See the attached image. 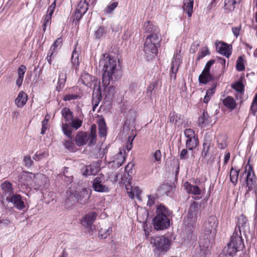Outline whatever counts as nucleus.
Returning <instances> with one entry per match:
<instances>
[{
  "mask_svg": "<svg viewBox=\"0 0 257 257\" xmlns=\"http://www.w3.org/2000/svg\"><path fill=\"white\" fill-rule=\"evenodd\" d=\"M83 118L84 116L82 112L78 116L73 117L70 121V126L76 130H78L82 124Z\"/></svg>",
  "mask_w": 257,
  "mask_h": 257,
  "instance_id": "393cba45",
  "label": "nucleus"
},
{
  "mask_svg": "<svg viewBox=\"0 0 257 257\" xmlns=\"http://www.w3.org/2000/svg\"><path fill=\"white\" fill-rule=\"evenodd\" d=\"M223 104L230 110L234 109L236 106V103L234 98L231 96H227L223 100Z\"/></svg>",
  "mask_w": 257,
  "mask_h": 257,
  "instance_id": "473e14b6",
  "label": "nucleus"
},
{
  "mask_svg": "<svg viewBox=\"0 0 257 257\" xmlns=\"http://www.w3.org/2000/svg\"><path fill=\"white\" fill-rule=\"evenodd\" d=\"M88 140H90L89 138H87V136L86 133L82 132H79L76 135L75 142L77 146H82L84 145Z\"/></svg>",
  "mask_w": 257,
  "mask_h": 257,
  "instance_id": "a878e982",
  "label": "nucleus"
},
{
  "mask_svg": "<svg viewBox=\"0 0 257 257\" xmlns=\"http://www.w3.org/2000/svg\"><path fill=\"white\" fill-rule=\"evenodd\" d=\"M97 215L96 212H90L85 215L81 220L82 225L85 228L89 233H92L95 229L93 223L96 220Z\"/></svg>",
  "mask_w": 257,
  "mask_h": 257,
  "instance_id": "9d476101",
  "label": "nucleus"
},
{
  "mask_svg": "<svg viewBox=\"0 0 257 257\" xmlns=\"http://www.w3.org/2000/svg\"><path fill=\"white\" fill-rule=\"evenodd\" d=\"M64 146L66 149L70 152H75L76 148L74 143L71 141H65Z\"/></svg>",
  "mask_w": 257,
  "mask_h": 257,
  "instance_id": "5fc2aeb1",
  "label": "nucleus"
},
{
  "mask_svg": "<svg viewBox=\"0 0 257 257\" xmlns=\"http://www.w3.org/2000/svg\"><path fill=\"white\" fill-rule=\"evenodd\" d=\"M214 62H215V61L213 59H211L209 61H208L207 63H206L203 71L210 73L209 72L210 69L211 67L214 64Z\"/></svg>",
  "mask_w": 257,
  "mask_h": 257,
  "instance_id": "680f3d73",
  "label": "nucleus"
},
{
  "mask_svg": "<svg viewBox=\"0 0 257 257\" xmlns=\"http://www.w3.org/2000/svg\"><path fill=\"white\" fill-rule=\"evenodd\" d=\"M241 30V26L238 25L232 28V32L234 36L237 38L239 35Z\"/></svg>",
  "mask_w": 257,
  "mask_h": 257,
  "instance_id": "052dcab7",
  "label": "nucleus"
},
{
  "mask_svg": "<svg viewBox=\"0 0 257 257\" xmlns=\"http://www.w3.org/2000/svg\"><path fill=\"white\" fill-rule=\"evenodd\" d=\"M78 51L76 50V49L73 51L71 57V62L72 64L73 67L76 69L77 70L78 66L79 65V62L78 60Z\"/></svg>",
  "mask_w": 257,
  "mask_h": 257,
  "instance_id": "4c0bfd02",
  "label": "nucleus"
},
{
  "mask_svg": "<svg viewBox=\"0 0 257 257\" xmlns=\"http://www.w3.org/2000/svg\"><path fill=\"white\" fill-rule=\"evenodd\" d=\"M66 80V71L63 69L59 71L58 83L60 87L63 86Z\"/></svg>",
  "mask_w": 257,
  "mask_h": 257,
  "instance_id": "ea45409f",
  "label": "nucleus"
},
{
  "mask_svg": "<svg viewBox=\"0 0 257 257\" xmlns=\"http://www.w3.org/2000/svg\"><path fill=\"white\" fill-rule=\"evenodd\" d=\"M1 188L3 190V195L10 197L13 194V189L12 184L8 182L5 181L1 184Z\"/></svg>",
  "mask_w": 257,
  "mask_h": 257,
  "instance_id": "b1692460",
  "label": "nucleus"
},
{
  "mask_svg": "<svg viewBox=\"0 0 257 257\" xmlns=\"http://www.w3.org/2000/svg\"><path fill=\"white\" fill-rule=\"evenodd\" d=\"M34 177L35 175L33 173L28 172H23L20 174V182L22 184H25L32 181V183H33Z\"/></svg>",
  "mask_w": 257,
  "mask_h": 257,
  "instance_id": "bb28decb",
  "label": "nucleus"
},
{
  "mask_svg": "<svg viewBox=\"0 0 257 257\" xmlns=\"http://www.w3.org/2000/svg\"><path fill=\"white\" fill-rule=\"evenodd\" d=\"M250 113L253 115L257 112V93L254 95L250 107Z\"/></svg>",
  "mask_w": 257,
  "mask_h": 257,
  "instance_id": "a18cd8bd",
  "label": "nucleus"
},
{
  "mask_svg": "<svg viewBox=\"0 0 257 257\" xmlns=\"http://www.w3.org/2000/svg\"><path fill=\"white\" fill-rule=\"evenodd\" d=\"M118 6L117 2L110 3L104 9V13L107 14H111Z\"/></svg>",
  "mask_w": 257,
  "mask_h": 257,
  "instance_id": "de8ad7c7",
  "label": "nucleus"
},
{
  "mask_svg": "<svg viewBox=\"0 0 257 257\" xmlns=\"http://www.w3.org/2000/svg\"><path fill=\"white\" fill-rule=\"evenodd\" d=\"M28 95L23 91H21L15 100V104L18 107L22 108L28 101Z\"/></svg>",
  "mask_w": 257,
  "mask_h": 257,
  "instance_id": "6ab92c4d",
  "label": "nucleus"
},
{
  "mask_svg": "<svg viewBox=\"0 0 257 257\" xmlns=\"http://www.w3.org/2000/svg\"><path fill=\"white\" fill-rule=\"evenodd\" d=\"M181 117V115L172 112L170 114L169 121L170 122L175 123L179 126L182 123Z\"/></svg>",
  "mask_w": 257,
  "mask_h": 257,
  "instance_id": "e433bc0d",
  "label": "nucleus"
},
{
  "mask_svg": "<svg viewBox=\"0 0 257 257\" xmlns=\"http://www.w3.org/2000/svg\"><path fill=\"white\" fill-rule=\"evenodd\" d=\"M106 34V29L103 27H99L95 31V36L96 38L100 39L103 37H104Z\"/></svg>",
  "mask_w": 257,
  "mask_h": 257,
  "instance_id": "8fccbe9b",
  "label": "nucleus"
},
{
  "mask_svg": "<svg viewBox=\"0 0 257 257\" xmlns=\"http://www.w3.org/2000/svg\"><path fill=\"white\" fill-rule=\"evenodd\" d=\"M198 124L201 127H205L209 125H212V123L211 118L206 111H204L202 114L199 117Z\"/></svg>",
  "mask_w": 257,
  "mask_h": 257,
  "instance_id": "f3484780",
  "label": "nucleus"
},
{
  "mask_svg": "<svg viewBox=\"0 0 257 257\" xmlns=\"http://www.w3.org/2000/svg\"><path fill=\"white\" fill-rule=\"evenodd\" d=\"M27 70L26 67L24 65H21L17 71V78L16 81V84L20 87L23 82L25 73Z\"/></svg>",
  "mask_w": 257,
  "mask_h": 257,
  "instance_id": "4be33fe9",
  "label": "nucleus"
},
{
  "mask_svg": "<svg viewBox=\"0 0 257 257\" xmlns=\"http://www.w3.org/2000/svg\"><path fill=\"white\" fill-rule=\"evenodd\" d=\"M6 200L11 202L13 205L19 210H22L25 207L24 202L19 194H13L10 197H7Z\"/></svg>",
  "mask_w": 257,
  "mask_h": 257,
  "instance_id": "4468645a",
  "label": "nucleus"
},
{
  "mask_svg": "<svg viewBox=\"0 0 257 257\" xmlns=\"http://www.w3.org/2000/svg\"><path fill=\"white\" fill-rule=\"evenodd\" d=\"M77 10L80 11L81 14H85L88 9V4L86 0H81L77 5Z\"/></svg>",
  "mask_w": 257,
  "mask_h": 257,
  "instance_id": "79ce46f5",
  "label": "nucleus"
},
{
  "mask_svg": "<svg viewBox=\"0 0 257 257\" xmlns=\"http://www.w3.org/2000/svg\"><path fill=\"white\" fill-rule=\"evenodd\" d=\"M112 232V228L111 227H109L106 229H101L99 231V234L102 238H107Z\"/></svg>",
  "mask_w": 257,
  "mask_h": 257,
  "instance_id": "864d4df0",
  "label": "nucleus"
},
{
  "mask_svg": "<svg viewBox=\"0 0 257 257\" xmlns=\"http://www.w3.org/2000/svg\"><path fill=\"white\" fill-rule=\"evenodd\" d=\"M198 144V140L197 137L193 138L187 139L186 141V146L187 148L190 150H192L195 148Z\"/></svg>",
  "mask_w": 257,
  "mask_h": 257,
  "instance_id": "72a5a7b5",
  "label": "nucleus"
},
{
  "mask_svg": "<svg viewBox=\"0 0 257 257\" xmlns=\"http://www.w3.org/2000/svg\"><path fill=\"white\" fill-rule=\"evenodd\" d=\"M107 179L102 174L94 179L92 181V187L94 190L99 192H107L109 188L106 185Z\"/></svg>",
  "mask_w": 257,
  "mask_h": 257,
  "instance_id": "9b49d317",
  "label": "nucleus"
},
{
  "mask_svg": "<svg viewBox=\"0 0 257 257\" xmlns=\"http://www.w3.org/2000/svg\"><path fill=\"white\" fill-rule=\"evenodd\" d=\"M217 226V218L214 216H209L204 224L203 231L206 238H213L216 233Z\"/></svg>",
  "mask_w": 257,
  "mask_h": 257,
  "instance_id": "0eeeda50",
  "label": "nucleus"
},
{
  "mask_svg": "<svg viewBox=\"0 0 257 257\" xmlns=\"http://www.w3.org/2000/svg\"><path fill=\"white\" fill-rule=\"evenodd\" d=\"M193 1L184 0L183 10L186 12L188 17H191L193 12Z\"/></svg>",
  "mask_w": 257,
  "mask_h": 257,
  "instance_id": "c756f323",
  "label": "nucleus"
},
{
  "mask_svg": "<svg viewBox=\"0 0 257 257\" xmlns=\"http://www.w3.org/2000/svg\"><path fill=\"white\" fill-rule=\"evenodd\" d=\"M47 182V177L42 174H37L35 175L33 180V183H31L30 185L36 190L42 189L45 187Z\"/></svg>",
  "mask_w": 257,
  "mask_h": 257,
  "instance_id": "f8f14e48",
  "label": "nucleus"
},
{
  "mask_svg": "<svg viewBox=\"0 0 257 257\" xmlns=\"http://www.w3.org/2000/svg\"><path fill=\"white\" fill-rule=\"evenodd\" d=\"M198 212V206L194 203L191 205L188 210V219H190V222L194 221L197 217Z\"/></svg>",
  "mask_w": 257,
  "mask_h": 257,
  "instance_id": "cd10ccee",
  "label": "nucleus"
},
{
  "mask_svg": "<svg viewBox=\"0 0 257 257\" xmlns=\"http://www.w3.org/2000/svg\"><path fill=\"white\" fill-rule=\"evenodd\" d=\"M134 167L133 163H128L125 167V171L127 172L123 177H121L120 182L125 184V188L129 197L133 199L135 197L139 198L141 191L138 187H132L131 185V178L130 173H132V169Z\"/></svg>",
  "mask_w": 257,
  "mask_h": 257,
  "instance_id": "20e7f679",
  "label": "nucleus"
},
{
  "mask_svg": "<svg viewBox=\"0 0 257 257\" xmlns=\"http://www.w3.org/2000/svg\"><path fill=\"white\" fill-rule=\"evenodd\" d=\"M233 255L229 253V252L225 249H223L222 252L219 254L218 257H233Z\"/></svg>",
  "mask_w": 257,
  "mask_h": 257,
  "instance_id": "0e129e2a",
  "label": "nucleus"
},
{
  "mask_svg": "<svg viewBox=\"0 0 257 257\" xmlns=\"http://www.w3.org/2000/svg\"><path fill=\"white\" fill-rule=\"evenodd\" d=\"M77 97V95L69 94L64 96V100L65 101H69L73 99H76Z\"/></svg>",
  "mask_w": 257,
  "mask_h": 257,
  "instance_id": "69168bd1",
  "label": "nucleus"
},
{
  "mask_svg": "<svg viewBox=\"0 0 257 257\" xmlns=\"http://www.w3.org/2000/svg\"><path fill=\"white\" fill-rule=\"evenodd\" d=\"M78 201L76 193L72 192L71 189L68 190L66 191V197L64 201L66 207L70 208Z\"/></svg>",
  "mask_w": 257,
  "mask_h": 257,
  "instance_id": "2eb2a0df",
  "label": "nucleus"
},
{
  "mask_svg": "<svg viewBox=\"0 0 257 257\" xmlns=\"http://www.w3.org/2000/svg\"><path fill=\"white\" fill-rule=\"evenodd\" d=\"M102 67L103 86H107L111 81H116L120 78L119 60L111 55L103 54L99 61Z\"/></svg>",
  "mask_w": 257,
  "mask_h": 257,
  "instance_id": "f257e3e1",
  "label": "nucleus"
},
{
  "mask_svg": "<svg viewBox=\"0 0 257 257\" xmlns=\"http://www.w3.org/2000/svg\"><path fill=\"white\" fill-rule=\"evenodd\" d=\"M56 6V0L51 5V6L48 8L47 10V13L46 16H50V17H52V15L53 13L54 9Z\"/></svg>",
  "mask_w": 257,
  "mask_h": 257,
  "instance_id": "e2e57ef3",
  "label": "nucleus"
},
{
  "mask_svg": "<svg viewBox=\"0 0 257 257\" xmlns=\"http://www.w3.org/2000/svg\"><path fill=\"white\" fill-rule=\"evenodd\" d=\"M217 51L221 55L229 58L232 53V46L224 42L216 43Z\"/></svg>",
  "mask_w": 257,
  "mask_h": 257,
  "instance_id": "ddd939ff",
  "label": "nucleus"
},
{
  "mask_svg": "<svg viewBox=\"0 0 257 257\" xmlns=\"http://www.w3.org/2000/svg\"><path fill=\"white\" fill-rule=\"evenodd\" d=\"M156 216L154 219V226L157 230H163L170 225L172 212L164 205L157 206Z\"/></svg>",
  "mask_w": 257,
  "mask_h": 257,
  "instance_id": "f03ea898",
  "label": "nucleus"
},
{
  "mask_svg": "<svg viewBox=\"0 0 257 257\" xmlns=\"http://www.w3.org/2000/svg\"><path fill=\"white\" fill-rule=\"evenodd\" d=\"M96 126L95 124H92L91 126V133L89 137L90 139L89 145L92 144L96 141Z\"/></svg>",
  "mask_w": 257,
  "mask_h": 257,
  "instance_id": "09e8293b",
  "label": "nucleus"
},
{
  "mask_svg": "<svg viewBox=\"0 0 257 257\" xmlns=\"http://www.w3.org/2000/svg\"><path fill=\"white\" fill-rule=\"evenodd\" d=\"M244 246L240 232L239 233L234 232L231 236L230 241L227 244V246L224 249L234 255L237 251L242 250Z\"/></svg>",
  "mask_w": 257,
  "mask_h": 257,
  "instance_id": "423d86ee",
  "label": "nucleus"
},
{
  "mask_svg": "<svg viewBox=\"0 0 257 257\" xmlns=\"http://www.w3.org/2000/svg\"><path fill=\"white\" fill-rule=\"evenodd\" d=\"M150 241L156 249L160 252H165L168 250L171 244V240L164 236L152 238Z\"/></svg>",
  "mask_w": 257,
  "mask_h": 257,
  "instance_id": "6e6552de",
  "label": "nucleus"
},
{
  "mask_svg": "<svg viewBox=\"0 0 257 257\" xmlns=\"http://www.w3.org/2000/svg\"><path fill=\"white\" fill-rule=\"evenodd\" d=\"M180 62L181 55L178 53H176L173 56L171 67V70L172 73V74L171 75V77H173L174 79L176 78V74L178 72L179 67L180 64Z\"/></svg>",
  "mask_w": 257,
  "mask_h": 257,
  "instance_id": "dca6fc26",
  "label": "nucleus"
},
{
  "mask_svg": "<svg viewBox=\"0 0 257 257\" xmlns=\"http://www.w3.org/2000/svg\"><path fill=\"white\" fill-rule=\"evenodd\" d=\"M209 54V51L207 47H204L201 49L198 55V59H202L206 55Z\"/></svg>",
  "mask_w": 257,
  "mask_h": 257,
  "instance_id": "bf43d9fd",
  "label": "nucleus"
},
{
  "mask_svg": "<svg viewBox=\"0 0 257 257\" xmlns=\"http://www.w3.org/2000/svg\"><path fill=\"white\" fill-rule=\"evenodd\" d=\"M242 176H244V180L242 183V185L245 187L246 192L254 190L255 193H256V178L251 165L248 164L246 165Z\"/></svg>",
  "mask_w": 257,
  "mask_h": 257,
  "instance_id": "39448f33",
  "label": "nucleus"
},
{
  "mask_svg": "<svg viewBox=\"0 0 257 257\" xmlns=\"http://www.w3.org/2000/svg\"><path fill=\"white\" fill-rule=\"evenodd\" d=\"M144 29L146 32L149 33L150 34L155 33L160 34L158 28L149 21L145 23Z\"/></svg>",
  "mask_w": 257,
  "mask_h": 257,
  "instance_id": "7c9ffc66",
  "label": "nucleus"
},
{
  "mask_svg": "<svg viewBox=\"0 0 257 257\" xmlns=\"http://www.w3.org/2000/svg\"><path fill=\"white\" fill-rule=\"evenodd\" d=\"M203 151L202 152L201 156L203 158H206L209 154V151L210 147V143L209 141L204 142L203 144Z\"/></svg>",
  "mask_w": 257,
  "mask_h": 257,
  "instance_id": "49530a36",
  "label": "nucleus"
},
{
  "mask_svg": "<svg viewBox=\"0 0 257 257\" xmlns=\"http://www.w3.org/2000/svg\"><path fill=\"white\" fill-rule=\"evenodd\" d=\"M239 2L240 1L237 0H225L224 7L226 9L232 11L234 9V5Z\"/></svg>",
  "mask_w": 257,
  "mask_h": 257,
  "instance_id": "c03bdc74",
  "label": "nucleus"
},
{
  "mask_svg": "<svg viewBox=\"0 0 257 257\" xmlns=\"http://www.w3.org/2000/svg\"><path fill=\"white\" fill-rule=\"evenodd\" d=\"M155 160L154 162H157L158 164H160L161 161L162 154L160 150H157L153 155Z\"/></svg>",
  "mask_w": 257,
  "mask_h": 257,
  "instance_id": "6e6d98bb",
  "label": "nucleus"
},
{
  "mask_svg": "<svg viewBox=\"0 0 257 257\" xmlns=\"http://www.w3.org/2000/svg\"><path fill=\"white\" fill-rule=\"evenodd\" d=\"M239 171L234 170L232 168L230 170V179L231 182L235 185L237 182Z\"/></svg>",
  "mask_w": 257,
  "mask_h": 257,
  "instance_id": "37998d69",
  "label": "nucleus"
},
{
  "mask_svg": "<svg viewBox=\"0 0 257 257\" xmlns=\"http://www.w3.org/2000/svg\"><path fill=\"white\" fill-rule=\"evenodd\" d=\"M212 79V77L210 73L204 71L202 72L199 75L198 80L200 83L206 84Z\"/></svg>",
  "mask_w": 257,
  "mask_h": 257,
  "instance_id": "c9c22d12",
  "label": "nucleus"
},
{
  "mask_svg": "<svg viewBox=\"0 0 257 257\" xmlns=\"http://www.w3.org/2000/svg\"><path fill=\"white\" fill-rule=\"evenodd\" d=\"M84 14H81L80 11H78V10L76 9L74 15V21H77L78 22Z\"/></svg>",
  "mask_w": 257,
  "mask_h": 257,
  "instance_id": "338daca9",
  "label": "nucleus"
},
{
  "mask_svg": "<svg viewBox=\"0 0 257 257\" xmlns=\"http://www.w3.org/2000/svg\"><path fill=\"white\" fill-rule=\"evenodd\" d=\"M99 164L98 162H95L90 165L87 166L85 167L83 175L85 176L94 175L99 170Z\"/></svg>",
  "mask_w": 257,
  "mask_h": 257,
  "instance_id": "aec40b11",
  "label": "nucleus"
},
{
  "mask_svg": "<svg viewBox=\"0 0 257 257\" xmlns=\"http://www.w3.org/2000/svg\"><path fill=\"white\" fill-rule=\"evenodd\" d=\"M47 154L45 153H38V152H37L34 157V159L36 161H39L40 159H41L43 157L47 156Z\"/></svg>",
  "mask_w": 257,
  "mask_h": 257,
  "instance_id": "774afa93",
  "label": "nucleus"
},
{
  "mask_svg": "<svg viewBox=\"0 0 257 257\" xmlns=\"http://www.w3.org/2000/svg\"><path fill=\"white\" fill-rule=\"evenodd\" d=\"M62 43V38H59L55 41L53 45L51 47L47 57V61L49 64H51L52 61V58L55 55V50L57 48L61 46Z\"/></svg>",
  "mask_w": 257,
  "mask_h": 257,
  "instance_id": "a211bd4d",
  "label": "nucleus"
},
{
  "mask_svg": "<svg viewBox=\"0 0 257 257\" xmlns=\"http://www.w3.org/2000/svg\"><path fill=\"white\" fill-rule=\"evenodd\" d=\"M244 63V60L243 57H242V56L239 57L238 58V59L237 60V62H236V69L239 71L243 70L245 68Z\"/></svg>",
  "mask_w": 257,
  "mask_h": 257,
  "instance_id": "603ef678",
  "label": "nucleus"
},
{
  "mask_svg": "<svg viewBox=\"0 0 257 257\" xmlns=\"http://www.w3.org/2000/svg\"><path fill=\"white\" fill-rule=\"evenodd\" d=\"M96 80L95 78L93 77L89 74L86 72L82 73L80 77V81L83 84L87 87H91L92 83Z\"/></svg>",
  "mask_w": 257,
  "mask_h": 257,
  "instance_id": "412c9836",
  "label": "nucleus"
},
{
  "mask_svg": "<svg viewBox=\"0 0 257 257\" xmlns=\"http://www.w3.org/2000/svg\"><path fill=\"white\" fill-rule=\"evenodd\" d=\"M124 160V154L122 152L120 151L115 156L114 159L111 163L113 167L118 168L122 165Z\"/></svg>",
  "mask_w": 257,
  "mask_h": 257,
  "instance_id": "c85d7f7f",
  "label": "nucleus"
},
{
  "mask_svg": "<svg viewBox=\"0 0 257 257\" xmlns=\"http://www.w3.org/2000/svg\"><path fill=\"white\" fill-rule=\"evenodd\" d=\"M184 186L188 193L193 195H200L201 194V190L197 186L191 185L188 182H185Z\"/></svg>",
  "mask_w": 257,
  "mask_h": 257,
  "instance_id": "5701e85b",
  "label": "nucleus"
},
{
  "mask_svg": "<svg viewBox=\"0 0 257 257\" xmlns=\"http://www.w3.org/2000/svg\"><path fill=\"white\" fill-rule=\"evenodd\" d=\"M104 86L105 87L104 91L106 98L108 100L112 99L115 93L114 87L112 86H110L108 87H107V86Z\"/></svg>",
  "mask_w": 257,
  "mask_h": 257,
  "instance_id": "a19ab883",
  "label": "nucleus"
},
{
  "mask_svg": "<svg viewBox=\"0 0 257 257\" xmlns=\"http://www.w3.org/2000/svg\"><path fill=\"white\" fill-rule=\"evenodd\" d=\"M161 41L160 34H151L147 37L144 51L148 59H151L157 55Z\"/></svg>",
  "mask_w": 257,
  "mask_h": 257,
  "instance_id": "7ed1b4c3",
  "label": "nucleus"
},
{
  "mask_svg": "<svg viewBox=\"0 0 257 257\" xmlns=\"http://www.w3.org/2000/svg\"><path fill=\"white\" fill-rule=\"evenodd\" d=\"M76 197L78 201H80L81 203H85L86 200L89 197L88 191L86 189H82L79 192L76 194Z\"/></svg>",
  "mask_w": 257,
  "mask_h": 257,
  "instance_id": "f704fd0d",
  "label": "nucleus"
},
{
  "mask_svg": "<svg viewBox=\"0 0 257 257\" xmlns=\"http://www.w3.org/2000/svg\"><path fill=\"white\" fill-rule=\"evenodd\" d=\"M184 135L185 136V137L187 139L192 138H193L194 137H197L195 134L194 131L190 128L186 129L184 131Z\"/></svg>",
  "mask_w": 257,
  "mask_h": 257,
  "instance_id": "4d7b16f0",
  "label": "nucleus"
},
{
  "mask_svg": "<svg viewBox=\"0 0 257 257\" xmlns=\"http://www.w3.org/2000/svg\"><path fill=\"white\" fill-rule=\"evenodd\" d=\"M158 83L159 80H154L150 82L146 90V93L148 97H151L153 96L154 91L157 89L158 87Z\"/></svg>",
  "mask_w": 257,
  "mask_h": 257,
  "instance_id": "2f4dec72",
  "label": "nucleus"
},
{
  "mask_svg": "<svg viewBox=\"0 0 257 257\" xmlns=\"http://www.w3.org/2000/svg\"><path fill=\"white\" fill-rule=\"evenodd\" d=\"M238 225L240 230L241 228L243 229L245 227H247L248 224L246 218L243 215L240 216L238 219Z\"/></svg>",
  "mask_w": 257,
  "mask_h": 257,
  "instance_id": "3c124183",
  "label": "nucleus"
},
{
  "mask_svg": "<svg viewBox=\"0 0 257 257\" xmlns=\"http://www.w3.org/2000/svg\"><path fill=\"white\" fill-rule=\"evenodd\" d=\"M61 114L66 122H70L73 117V113L67 107L62 109ZM61 128L64 134L69 138H72V130L69 124L66 122H63L61 125Z\"/></svg>",
  "mask_w": 257,
  "mask_h": 257,
  "instance_id": "1a4fd4ad",
  "label": "nucleus"
},
{
  "mask_svg": "<svg viewBox=\"0 0 257 257\" xmlns=\"http://www.w3.org/2000/svg\"><path fill=\"white\" fill-rule=\"evenodd\" d=\"M98 129L99 135L101 137H104L106 135V127L105 121L103 119H100L98 122Z\"/></svg>",
  "mask_w": 257,
  "mask_h": 257,
  "instance_id": "58836bf2",
  "label": "nucleus"
},
{
  "mask_svg": "<svg viewBox=\"0 0 257 257\" xmlns=\"http://www.w3.org/2000/svg\"><path fill=\"white\" fill-rule=\"evenodd\" d=\"M232 87L236 91L240 93H242L244 90L243 84L240 82L235 83Z\"/></svg>",
  "mask_w": 257,
  "mask_h": 257,
  "instance_id": "13d9d810",
  "label": "nucleus"
}]
</instances>
